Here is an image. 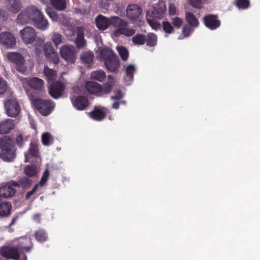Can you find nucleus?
Returning a JSON list of instances; mask_svg holds the SVG:
<instances>
[{
  "instance_id": "f257e3e1",
  "label": "nucleus",
  "mask_w": 260,
  "mask_h": 260,
  "mask_svg": "<svg viewBox=\"0 0 260 260\" xmlns=\"http://www.w3.org/2000/svg\"><path fill=\"white\" fill-rule=\"evenodd\" d=\"M17 23L20 24L32 22L41 30L48 28L49 23L41 11L36 6L30 5L21 12L17 16Z\"/></svg>"
},
{
  "instance_id": "f03ea898",
  "label": "nucleus",
  "mask_w": 260,
  "mask_h": 260,
  "mask_svg": "<svg viewBox=\"0 0 260 260\" xmlns=\"http://www.w3.org/2000/svg\"><path fill=\"white\" fill-rule=\"evenodd\" d=\"M0 158L5 161H12L16 157L15 144L8 136L0 138Z\"/></svg>"
},
{
  "instance_id": "7ed1b4c3",
  "label": "nucleus",
  "mask_w": 260,
  "mask_h": 260,
  "mask_svg": "<svg viewBox=\"0 0 260 260\" xmlns=\"http://www.w3.org/2000/svg\"><path fill=\"white\" fill-rule=\"evenodd\" d=\"M26 93L34 107L44 116H48L54 108V103L48 99L35 98L31 91L26 90Z\"/></svg>"
},
{
  "instance_id": "20e7f679",
  "label": "nucleus",
  "mask_w": 260,
  "mask_h": 260,
  "mask_svg": "<svg viewBox=\"0 0 260 260\" xmlns=\"http://www.w3.org/2000/svg\"><path fill=\"white\" fill-rule=\"evenodd\" d=\"M100 58L104 60L106 69L111 72H116L119 68V59L115 53L108 47L100 49Z\"/></svg>"
},
{
  "instance_id": "39448f33",
  "label": "nucleus",
  "mask_w": 260,
  "mask_h": 260,
  "mask_svg": "<svg viewBox=\"0 0 260 260\" xmlns=\"http://www.w3.org/2000/svg\"><path fill=\"white\" fill-rule=\"evenodd\" d=\"M6 57L9 61L14 63L15 68L18 72L23 74L26 72L25 58L21 53L10 52L7 53Z\"/></svg>"
},
{
  "instance_id": "423d86ee",
  "label": "nucleus",
  "mask_w": 260,
  "mask_h": 260,
  "mask_svg": "<svg viewBox=\"0 0 260 260\" xmlns=\"http://www.w3.org/2000/svg\"><path fill=\"white\" fill-rule=\"evenodd\" d=\"M5 108L7 115L12 117L17 116L21 110L18 100L13 98L8 99L6 101Z\"/></svg>"
},
{
  "instance_id": "0eeeda50",
  "label": "nucleus",
  "mask_w": 260,
  "mask_h": 260,
  "mask_svg": "<svg viewBox=\"0 0 260 260\" xmlns=\"http://www.w3.org/2000/svg\"><path fill=\"white\" fill-rule=\"evenodd\" d=\"M43 50L46 58L54 64L59 62V57L56 49L53 47L51 43L47 42L44 44Z\"/></svg>"
},
{
  "instance_id": "6e6552de",
  "label": "nucleus",
  "mask_w": 260,
  "mask_h": 260,
  "mask_svg": "<svg viewBox=\"0 0 260 260\" xmlns=\"http://www.w3.org/2000/svg\"><path fill=\"white\" fill-rule=\"evenodd\" d=\"M19 34L22 41L26 44H32L37 38L35 29L30 26H27L21 29Z\"/></svg>"
},
{
  "instance_id": "1a4fd4ad",
  "label": "nucleus",
  "mask_w": 260,
  "mask_h": 260,
  "mask_svg": "<svg viewBox=\"0 0 260 260\" xmlns=\"http://www.w3.org/2000/svg\"><path fill=\"white\" fill-rule=\"evenodd\" d=\"M26 80L27 85L37 93L45 92L44 82L42 79L38 77H32L26 79Z\"/></svg>"
},
{
  "instance_id": "9d476101",
  "label": "nucleus",
  "mask_w": 260,
  "mask_h": 260,
  "mask_svg": "<svg viewBox=\"0 0 260 260\" xmlns=\"http://www.w3.org/2000/svg\"><path fill=\"white\" fill-rule=\"evenodd\" d=\"M1 255L5 258L18 260L20 254L18 248L16 247L4 246L0 249Z\"/></svg>"
},
{
  "instance_id": "9b49d317",
  "label": "nucleus",
  "mask_w": 260,
  "mask_h": 260,
  "mask_svg": "<svg viewBox=\"0 0 260 260\" xmlns=\"http://www.w3.org/2000/svg\"><path fill=\"white\" fill-rule=\"evenodd\" d=\"M66 88L65 85L60 81L53 82L50 86L49 93L54 99L61 96Z\"/></svg>"
},
{
  "instance_id": "f8f14e48",
  "label": "nucleus",
  "mask_w": 260,
  "mask_h": 260,
  "mask_svg": "<svg viewBox=\"0 0 260 260\" xmlns=\"http://www.w3.org/2000/svg\"><path fill=\"white\" fill-rule=\"evenodd\" d=\"M60 55L69 62H74L76 59V50L73 46L64 45L60 49Z\"/></svg>"
},
{
  "instance_id": "ddd939ff",
  "label": "nucleus",
  "mask_w": 260,
  "mask_h": 260,
  "mask_svg": "<svg viewBox=\"0 0 260 260\" xmlns=\"http://www.w3.org/2000/svg\"><path fill=\"white\" fill-rule=\"evenodd\" d=\"M0 44L6 48H12L16 44V39L12 33L4 31L0 34Z\"/></svg>"
},
{
  "instance_id": "4468645a",
  "label": "nucleus",
  "mask_w": 260,
  "mask_h": 260,
  "mask_svg": "<svg viewBox=\"0 0 260 260\" xmlns=\"http://www.w3.org/2000/svg\"><path fill=\"white\" fill-rule=\"evenodd\" d=\"M205 25L211 30H214L220 25V21L218 19L216 15L208 14L203 18Z\"/></svg>"
},
{
  "instance_id": "2eb2a0df",
  "label": "nucleus",
  "mask_w": 260,
  "mask_h": 260,
  "mask_svg": "<svg viewBox=\"0 0 260 260\" xmlns=\"http://www.w3.org/2000/svg\"><path fill=\"white\" fill-rule=\"evenodd\" d=\"M166 10L165 4L159 3L156 6L153 7L149 17L153 19H160L163 17Z\"/></svg>"
},
{
  "instance_id": "dca6fc26",
  "label": "nucleus",
  "mask_w": 260,
  "mask_h": 260,
  "mask_svg": "<svg viewBox=\"0 0 260 260\" xmlns=\"http://www.w3.org/2000/svg\"><path fill=\"white\" fill-rule=\"evenodd\" d=\"M142 13V8L137 5H129L126 8V15L130 19H137Z\"/></svg>"
},
{
  "instance_id": "f3484780",
  "label": "nucleus",
  "mask_w": 260,
  "mask_h": 260,
  "mask_svg": "<svg viewBox=\"0 0 260 260\" xmlns=\"http://www.w3.org/2000/svg\"><path fill=\"white\" fill-rule=\"evenodd\" d=\"M73 106L78 110H83L89 106V101L87 98L84 95H78L75 99H71Z\"/></svg>"
},
{
  "instance_id": "a211bd4d",
  "label": "nucleus",
  "mask_w": 260,
  "mask_h": 260,
  "mask_svg": "<svg viewBox=\"0 0 260 260\" xmlns=\"http://www.w3.org/2000/svg\"><path fill=\"white\" fill-rule=\"evenodd\" d=\"M85 88L89 93L92 94L101 95L102 93V86L94 81H87L85 84Z\"/></svg>"
},
{
  "instance_id": "6ab92c4d",
  "label": "nucleus",
  "mask_w": 260,
  "mask_h": 260,
  "mask_svg": "<svg viewBox=\"0 0 260 260\" xmlns=\"http://www.w3.org/2000/svg\"><path fill=\"white\" fill-rule=\"evenodd\" d=\"M95 23L97 28L101 30H105L110 25V18L100 14L95 18Z\"/></svg>"
},
{
  "instance_id": "aec40b11",
  "label": "nucleus",
  "mask_w": 260,
  "mask_h": 260,
  "mask_svg": "<svg viewBox=\"0 0 260 260\" xmlns=\"http://www.w3.org/2000/svg\"><path fill=\"white\" fill-rule=\"evenodd\" d=\"M16 189L11 184H6L0 187V197L7 198L14 195Z\"/></svg>"
},
{
  "instance_id": "412c9836",
  "label": "nucleus",
  "mask_w": 260,
  "mask_h": 260,
  "mask_svg": "<svg viewBox=\"0 0 260 260\" xmlns=\"http://www.w3.org/2000/svg\"><path fill=\"white\" fill-rule=\"evenodd\" d=\"M84 29L82 27H78L77 29V38L75 43L78 48H82L86 46V41L84 37Z\"/></svg>"
},
{
  "instance_id": "4be33fe9",
  "label": "nucleus",
  "mask_w": 260,
  "mask_h": 260,
  "mask_svg": "<svg viewBox=\"0 0 260 260\" xmlns=\"http://www.w3.org/2000/svg\"><path fill=\"white\" fill-rule=\"evenodd\" d=\"M89 116L96 121H102L106 116V112L102 109L95 107L93 110L89 113Z\"/></svg>"
},
{
  "instance_id": "5701e85b",
  "label": "nucleus",
  "mask_w": 260,
  "mask_h": 260,
  "mask_svg": "<svg viewBox=\"0 0 260 260\" xmlns=\"http://www.w3.org/2000/svg\"><path fill=\"white\" fill-rule=\"evenodd\" d=\"M8 9L13 14H16L22 9V3L20 0H8Z\"/></svg>"
},
{
  "instance_id": "b1692460",
  "label": "nucleus",
  "mask_w": 260,
  "mask_h": 260,
  "mask_svg": "<svg viewBox=\"0 0 260 260\" xmlns=\"http://www.w3.org/2000/svg\"><path fill=\"white\" fill-rule=\"evenodd\" d=\"M14 127L12 120L7 119L4 122L0 123V134H7L13 129Z\"/></svg>"
},
{
  "instance_id": "393cba45",
  "label": "nucleus",
  "mask_w": 260,
  "mask_h": 260,
  "mask_svg": "<svg viewBox=\"0 0 260 260\" xmlns=\"http://www.w3.org/2000/svg\"><path fill=\"white\" fill-rule=\"evenodd\" d=\"M110 25L114 27H118V28L128 26L127 22L117 16L111 17L110 18Z\"/></svg>"
},
{
  "instance_id": "a878e982",
  "label": "nucleus",
  "mask_w": 260,
  "mask_h": 260,
  "mask_svg": "<svg viewBox=\"0 0 260 260\" xmlns=\"http://www.w3.org/2000/svg\"><path fill=\"white\" fill-rule=\"evenodd\" d=\"M185 20L187 25L193 27H197L199 25V21L196 16L190 12H187L185 14Z\"/></svg>"
},
{
  "instance_id": "bb28decb",
  "label": "nucleus",
  "mask_w": 260,
  "mask_h": 260,
  "mask_svg": "<svg viewBox=\"0 0 260 260\" xmlns=\"http://www.w3.org/2000/svg\"><path fill=\"white\" fill-rule=\"evenodd\" d=\"M115 84V80L111 75L108 76V81L102 86V93L108 94L112 90Z\"/></svg>"
},
{
  "instance_id": "cd10ccee",
  "label": "nucleus",
  "mask_w": 260,
  "mask_h": 260,
  "mask_svg": "<svg viewBox=\"0 0 260 260\" xmlns=\"http://www.w3.org/2000/svg\"><path fill=\"white\" fill-rule=\"evenodd\" d=\"M34 235L36 240L39 242H44L48 239L47 233L43 229H39L36 231Z\"/></svg>"
},
{
  "instance_id": "c85d7f7f",
  "label": "nucleus",
  "mask_w": 260,
  "mask_h": 260,
  "mask_svg": "<svg viewBox=\"0 0 260 260\" xmlns=\"http://www.w3.org/2000/svg\"><path fill=\"white\" fill-rule=\"evenodd\" d=\"M50 3L58 11H63L67 8L66 0H50Z\"/></svg>"
},
{
  "instance_id": "c756f323",
  "label": "nucleus",
  "mask_w": 260,
  "mask_h": 260,
  "mask_svg": "<svg viewBox=\"0 0 260 260\" xmlns=\"http://www.w3.org/2000/svg\"><path fill=\"white\" fill-rule=\"evenodd\" d=\"M43 73L48 81L53 80L57 75L56 71L53 69L49 68L48 66H45Z\"/></svg>"
},
{
  "instance_id": "7c9ffc66",
  "label": "nucleus",
  "mask_w": 260,
  "mask_h": 260,
  "mask_svg": "<svg viewBox=\"0 0 260 260\" xmlns=\"http://www.w3.org/2000/svg\"><path fill=\"white\" fill-rule=\"evenodd\" d=\"M91 79L97 80L99 82H103L106 78V75L104 71L98 70L93 71L91 73Z\"/></svg>"
},
{
  "instance_id": "2f4dec72",
  "label": "nucleus",
  "mask_w": 260,
  "mask_h": 260,
  "mask_svg": "<svg viewBox=\"0 0 260 260\" xmlns=\"http://www.w3.org/2000/svg\"><path fill=\"white\" fill-rule=\"evenodd\" d=\"M135 32L136 31L134 29L127 28V26L118 28L115 30V33L123 35L126 37L133 36Z\"/></svg>"
},
{
  "instance_id": "473e14b6",
  "label": "nucleus",
  "mask_w": 260,
  "mask_h": 260,
  "mask_svg": "<svg viewBox=\"0 0 260 260\" xmlns=\"http://www.w3.org/2000/svg\"><path fill=\"white\" fill-rule=\"evenodd\" d=\"M157 42V37L154 33H149L146 36V42L148 46L154 47L155 46Z\"/></svg>"
},
{
  "instance_id": "72a5a7b5",
  "label": "nucleus",
  "mask_w": 260,
  "mask_h": 260,
  "mask_svg": "<svg viewBox=\"0 0 260 260\" xmlns=\"http://www.w3.org/2000/svg\"><path fill=\"white\" fill-rule=\"evenodd\" d=\"M132 42L136 45H143L146 42V36L142 34H137L132 38Z\"/></svg>"
},
{
  "instance_id": "f704fd0d",
  "label": "nucleus",
  "mask_w": 260,
  "mask_h": 260,
  "mask_svg": "<svg viewBox=\"0 0 260 260\" xmlns=\"http://www.w3.org/2000/svg\"><path fill=\"white\" fill-rule=\"evenodd\" d=\"M53 137L48 132H45L42 135V143L44 146H49L53 142Z\"/></svg>"
},
{
  "instance_id": "c9c22d12",
  "label": "nucleus",
  "mask_w": 260,
  "mask_h": 260,
  "mask_svg": "<svg viewBox=\"0 0 260 260\" xmlns=\"http://www.w3.org/2000/svg\"><path fill=\"white\" fill-rule=\"evenodd\" d=\"M94 55L92 52H86L81 55V59L85 63L90 64L92 62Z\"/></svg>"
},
{
  "instance_id": "e433bc0d",
  "label": "nucleus",
  "mask_w": 260,
  "mask_h": 260,
  "mask_svg": "<svg viewBox=\"0 0 260 260\" xmlns=\"http://www.w3.org/2000/svg\"><path fill=\"white\" fill-rule=\"evenodd\" d=\"M24 172L28 177H34L37 174L36 167L34 165H28L25 168Z\"/></svg>"
},
{
  "instance_id": "4c0bfd02",
  "label": "nucleus",
  "mask_w": 260,
  "mask_h": 260,
  "mask_svg": "<svg viewBox=\"0 0 260 260\" xmlns=\"http://www.w3.org/2000/svg\"><path fill=\"white\" fill-rule=\"evenodd\" d=\"M136 72V68L133 64L128 65L125 70L126 77L129 78V80H133L134 79V74Z\"/></svg>"
},
{
  "instance_id": "58836bf2",
  "label": "nucleus",
  "mask_w": 260,
  "mask_h": 260,
  "mask_svg": "<svg viewBox=\"0 0 260 260\" xmlns=\"http://www.w3.org/2000/svg\"><path fill=\"white\" fill-rule=\"evenodd\" d=\"M163 30L168 34H171L174 32L173 26L168 21H164L162 22Z\"/></svg>"
},
{
  "instance_id": "ea45409f",
  "label": "nucleus",
  "mask_w": 260,
  "mask_h": 260,
  "mask_svg": "<svg viewBox=\"0 0 260 260\" xmlns=\"http://www.w3.org/2000/svg\"><path fill=\"white\" fill-rule=\"evenodd\" d=\"M236 6L240 9H246L250 6V2L249 0H236Z\"/></svg>"
},
{
  "instance_id": "a19ab883",
  "label": "nucleus",
  "mask_w": 260,
  "mask_h": 260,
  "mask_svg": "<svg viewBox=\"0 0 260 260\" xmlns=\"http://www.w3.org/2000/svg\"><path fill=\"white\" fill-rule=\"evenodd\" d=\"M51 40L57 47L62 43V36L58 32H53L51 35Z\"/></svg>"
},
{
  "instance_id": "79ce46f5",
  "label": "nucleus",
  "mask_w": 260,
  "mask_h": 260,
  "mask_svg": "<svg viewBox=\"0 0 260 260\" xmlns=\"http://www.w3.org/2000/svg\"><path fill=\"white\" fill-rule=\"evenodd\" d=\"M119 55L121 59L125 61L128 57V52L127 49L124 47L121 46L117 48Z\"/></svg>"
},
{
  "instance_id": "37998d69",
  "label": "nucleus",
  "mask_w": 260,
  "mask_h": 260,
  "mask_svg": "<svg viewBox=\"0 0 260 260\" xmlns=\"http://www.w3.org/2000/svg\"><path fill=\"white\" fill-rule=\"evenodd\" d=\"M194 27L188 25L187 24L185 25L182 28V34L185 37H187L194 31Z\"/></svg>"
},
{
  "instance_id": "c03bdc74",
  "label": "nucleus",
  "mask_w": 260,
  "mask_h": 260,
  "mask_svg": "<svg viewBox=\"0 0 260 260\" xmlns=\"http://www.w3.org/2000/svg\"><path fill=\"white\" fill-rule=\"evenodd\" d=\"M155 19L147 18V22L149 25L154 29L157 30L161 27L160 23L154 20Z\"/></svg>"
},
{
  "instance_id": "a18cd8bd",
  "label": "nucleus",
  "mask_w": 260,
  "mask_h": 260,
  "mask_svg": "<svg viewBox=\"0 0 260 260\" xmlns=\"http://www.w3.org/2000/svg\"><path fill=\"white\" fill-rule=\"evenodd\" d=\"M49 176V172L48 170L46 169L44 172L43 175L41 178V180L38 183L39 186L40 185L41 186H43L44 185V184L46 183V182L48 181Z\"/></svg>"
},
{
  "instance_id": "49530a36",
  "label": "nucleus",
  "mask_w": 260,
  "mask_h": 260,
  "mask_svg": "<svg viewBox=\"0 0 260 260\" xmlns=\"http://www.w3.org/2000/svg\"><path fill=\"white\" fill-rule=\"evenodd\" d=\"M172 22L175 27L179 29L183 24V20L178 17H175L172 18Z\"/></svg>"
},
{
  "instance_id": "de8ad7c7",
  "label": "nucleus",
  "mask_w": 260,
  "mask_h": 260,
  "mask_svg": "<svg viewBox=\"0 0 260 260\" xmlns=\"http://www.w3.org/2000/svg\"><path fill=\"white\" fill-rule=\"evenodd\" d=\"M187 2L194 8L201 9L202 8L203 4L201 0H187Z\"/></svg>"
},
{
  "instance_id": "09e8293b",
  "label": "nucleus",
  "mask_w": 260,
  "mask_h": 260,
  "mask_svg": "<svg viewBox=\"0 0 260 260\" xmlns=\"http://www.w3.org/2000/svg\"><path fill=\"white\" fill-rule=\"evenodd\" d=\"M38 148L36 144L30 143L29 149V154L32 156H37L38 154Z\"/></svg>"
},
{
  "instance_id": "8fccbe9b",
  "label": "nucleus",
  "mask_w": 260,
  "mask_h": 260,
  "mask_svg": "<svg viewBox=\"0 0 260 260\" xmlns=\"http://www.w3.org/2000/svg\"><path fill=\"white\" fill-rule=\"evenodd\" d=\"M7 89L6 81L0 77V94H4Z\"/></svg>"
},
{
  "instance_id": "3c124183",
  "label": "nucleus",
  "mask_w": 260,
  "mask_h": 260,
  "mask_svg": "<svg viewBox=\"0 0 260 260\" xmlns=\"http://www.w3.org/2000/svg\"><path fill=\"white\" fill-rule=\"evenodd\" d=\"M115 95L111 96V99L113 100H120L122 99L123 95L121 90L114 91Z\"/></svg>"
},
{
  "instance_id": "603ef678",
  "label": "nucleus",
  "mask_w": 260,
  "mask_h": 260,
  "mask_svg": "<svg viewBox=\"0 0 260 260\" xmlns=\"http://www.w3.org/2000/svg\"><path fill=\"white\" fill-rule=\"evenodd\" d=\"M46 12L49 17L54 21H56L58 19V15L56 12L52 11L51 9H46Z\"/></svg>"
},
{
  "instance_id": "864d4df0",
  "label": "nucleus",
  "mask_w": 260,
  "mask_h": 260,
  "mask_svg": "<svg viewBox=\"0 0 260 260\" xmlns=\"http://www.w3.org/2000/svg\"><path fill=\"white\" fill-rule=\"evenodd\" d=\"M38 187L39 184H36L31 190L28 191L26 194L25 199L28 200L30 199V197L37 192Z\"/></svg>"
},
{
  "instance_id": "5fc2aeb1",
  "label": "nucleus",
  "mask_w": 260,
  "mask_h": 260,
  "mask_svg": "<svg viewBox=\"0 0 260 260\" xmlns=\"http://www.w3.org/2000/svg\"><path fill=\"white\" fill-rule=\"evenodd\" d=\"M16 143L19 147H22L23 146L24 139L21 134H19L16 138Z\"/></svg>"
},
{
  "instance_id": "6e6d98bb",
  "label": "nucleus",
  "mask_w": 260,
  "mask_h": 260,
  "mask_svg": "<svg viewBox=\"0 0 260 260\" xmlns=\"http://www.w3.org/2000/svg\"><path fill=\"white\" fill-rule=\"evenodd\" d=\"M20 183L25 187L29 186L31 185L32 183V180L31 179L28 178L27 177H24L21 179Z\"/></svg>"
},
{
  "instance_id": "4d7b16f0",
  "label": "nucleus",
  "mask_w": 260,
  "mask_h": 260,
  "mask_svg": "<svg viewBox=\"0 0 260 260\" xmlns=\"http://www.w3.org/2000/svg\"><path fill=\"white\" fill-rule=\"evenodd\" d=\"M8 17V13L7 11L1 9H0V20L5 21L7 19Z\"/></svg>"
},
{
  "instance_id": "13d9d810",
  "label": "nucleus",
  "mask_w": 260,
  "mask_h": 260,
  "mask_svg": "<svg viewBox=\"0 0 260 260\" xmlns=\"http://www.w3.org/2000/svg\"><path fill=\"white\" fill-rule=\"evenodd\" d=\"M33 220L36 223H40L41 221V214L37 213L34 215L32 217Z\"/></svg>"
},
{
  "instance_id": "bf43d9fd",
  "label": "nucleus",
  "mask_w": 260,
  "mask_h": 260,
  "mask_svg": "<svg viewBox=\"0 0 260 260\" xmlns=\"http://www.w3.org/2000/svg\"><path fill=\"white\" fill-rule=\"evenodd\" d=\"M176 9L174 4L170 5L169 8V12L170 15H174L176 14Z\"/></svg>"
},
{
  "instance_id": "052dcab7",
  "label": "nucleus",
  "mask_w": 260,
  "mask_h": 260,
  "mask_svg": "<svg viewBox=\"0 0 260 260\" xmlns=\"http://www.w3.org/2000/svg\"><path fill=\"white\" fill-rule=\"evenodd\" d=\"M32 246H25V247H21L19 248V251H22L24 250L26 252H29L30 251V250L32 248Z\"/></svg>"
},
{
  "instance_id": "680f3d73",
  "label": "nucleus",
  "mask_w": 260,
  "mask_h": 260,
  "mask_svg": "<svg viewBox=\"0 0 260 260\" xmlns=\"http://www.w3.org/2000/svg\"><path fill=\"white\" fill-rule=\"evenodd\" d=\"M18 218V216L16 215L15 216V217H14L13 218H12V220L11 222V223L9 224L8 227L10 228L11 227L12 225H13V224H15V222L17 221V219Z\"/></svg>"
},
{
  "instance_id": "e2e57ef3",
  "label": "nucleus",
  "mask_w": 260,
  "mask_h": 260,
  "mask_svg": "<svg viewBox=\"0 0 260 260\" xmlns=\"http://www.w3.org/2000/svg\"><path fill=\"white\" fill-rule=\"evenodd\" d=\"M119 102H115L112 104V108L114 109H118L119 108Z\"/></svg>"
},
{
  "instance_id": "0e129e2a",
  "label": "nucleus",
  "mask_w": 260,
  "mask_h": 260,
  "mask_svg": "<svg viewBox=\"0 0 260 260\" xmlns=\"http://www.w3.org/2000/svg\"><path fill=\"white\" fill-rule=\"evenodd\" d=\"M119 102H120V104H123V105L126 104V102L125 101H121Z\"/></svg>"
},
{
  "instance_id": "69168bd1",
  "label": "nucleus",
  "mask_w": 260,
  "mask_h": 260,
  "mask_svg": "<svg viewBox=\"0 0 260 260\" xmlns=\"http://www.w3.org/2000/svg\"><path fill=\"white\" fill-rule=\"evenodd\" d=\"M38 41L40 44H42L44 43V41L42 39H39Z\"/></svg>"
},
{
  "instance_id": "338daca9",
  "label": "nucleus",
  "mask_w": 260,
  "mask_h": 260,
  "mask_svg": "<svg viewBox=\"0 0 260 260\" xmlns=\"http://www.w3.org/2000/svg\"><path fill=\"white\" fill-rule=\"evenodd\" d=\"M36 53L38 54V53H40L41 52L40 50H39V49L38 48H36Z\"/></svg>"
},
{
  "instance_id": "774afa93",
  "label": "nucleus",
  "mask_w": 260,
  "mask_h": 260,
  "mask_svg": "<svg viewBox=\"0 0 260 260\" xmlns=\"http://www.w3.org/2000/svg\"><path fill=\"white\" fill-rule=\"evenodd\" d=\"M21 260H27L26 256L25 255L23 258L21 259Z\"/></svg>"
}]
</instances>
